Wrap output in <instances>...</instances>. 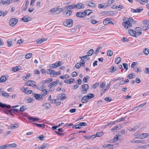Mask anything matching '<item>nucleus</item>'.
<instances>
[{
    "label": "nucleus",
    "mask_w": 149,
    "mask_h": 149,
    "mask_svg": "<svg viewBox=\"0 0 149 149\" xmlns=\"http://www.w3.org/2000/svg\"><path fill=\"white\" fill-rule=\"evenodd\" d=\"M136 22L132 17H130L126 22H124L122 23V25L124 26L125 28L128 29L129 27L132 26V24H134Z\"/></svg>",
    "instance_id": "nucleus-1"
},
{
    "label": "nucleus",
    "mask_w": 149,
    "mask_h": 149,
    "mask_svg": "<svg viewBox=\"0 0 149 149\" xmlns=\"http://www.w3.org/2000/svg\"><path fill=\"white\" fill-rule=\"evenodd\" d=\"M48 93L47 91H46L43 93H42L41 95L39 94L34 93V96L35 97L36 99L38 100H40V99L42 98V96H45Z\"/></svg>",
    "instance_id": "nucleus-2"
},
{
    "label": "nucleus",
    "mask_w": 149,
    "mask_h": 149,
    "mask_svg": "<svg viewBox=\"0 0 149 149\" xmlns=\"http://www.w3.org/2000/svg\"><path fill=\"white\" fill-rule=\"evenodd\" d=\"M64 25L67 27H71L73 24V20L72 19H66L63 22Z\"/></svg>",
    "instance_id": "nucleus-3"
},
{
    "label": "nucleus",
    "mask_w": 149,
    "mask_h": 149,
    "mask_svg": "<svg viewBox=\"0 0 149 149\" xmlns=\"http://www.w3.org/2000/svg\"><path fill=\"white\" fill-rule=\"evenodd\" d=\"M18 20L15 18L10 19L9 21V24L11 26H14L17 22Z\"/></svg>",
    "instance_id": "nucleus-4"
},
{
    "label": "nucleus",
    "mask_w": 149,
    "mask_h": 149,
    "mask_svg": "<svg viewBox=\"0 0 149 149\" xmlns=\"http://www.w3.org/2000/svg\"><path fill=\"white\" fill-rule=\"evenodd\" d=\"M62 62L61 61H58L56 63L49 65V68H55L61 65Z\"/></svg>",
    "instance_id": "nucleus-5"
},
{
    "label": "nucleus",
    "mask_w": 149,
    "mask_h": 149,
    "mask_svg": "<svg viewBox=\"0 0 149 149\" xmlns=\"http://www.w3.org/2000/svg\"><path fill=\"white\" fill-rule=\"evenodd\" d=\"M95 95L92 93H89L88 95L84 96V103L87 102L88 100L94 97Z\"/></svg>",
    "instance_id": "nucleus-6"
},
{
    "label": "nucleus",
    "mask_w": 149,
    "mask_h": 149,
    "mask_svg": "<svg viewBox=\"0 0 149 149\" xmlns=\"http://www.w3.org/2000/svg\"><path fill=\"white\" fill-rule=\"evenodd\" d=\"M67 98L65 94H61L58 95L57 97V99L63 100L66 99Z\"/></svg>",
    "instance_id": "nucleus-7"
},
{
    "label": "nucleus",
    "mask_w": 149,
    "mask_h": 149,
    "mask_svg": "<svg viewBox=\"0 0 149 149\" xmlns=\"http://www.w3.org/2000/svg\"><path fill=\"white\" fill-rule=\"evenodd\" d=\"M135 30L136 35H139L142 33V29L141 27H137L135 28Z\"/></svg>",
    "instance_id": "nucleus-8"
},
{
    "label": "nucleus",
    "mask_w": 149,
    "mask_h": 149,
    "mask_svg": "<svg viewBox=\"0 0 149 149\" xmlns=\"http://www.w3.org/2000/svg\"><path fill=\"white\" fill-rule=\"evenodd\" d=\"M80 58L82 59V60L80 62V63H77L75 65L76 67L77 68H79L81 65H82L83 66H84L83 65L84 64V60L82 59V58H84V56L81 57H80Z\"/></svg>",
    "instance_id": "nucleus-9"
},
{
    "label": "nucleus",
    "mask_w": 149,
    "mask_h": 149,
    "mask_svg": "<svg viewBox=\"0 0 149 149\" xmlns=\"http://www.w3.org/2000/svg\"><path fill=\"white\" fill-rule=\"evenodd\" d=\"M76 8L75 7V4H72L71 5H68L67 6H66L64 8V9L65 10H70L72 9H73Z\"/></svg>",
    "instance_id": "nucleus-10"
},
{
    "label": "nucleus",
    "mask_w": 149,
    "mask_h": 149,
    "mask_svg": "<svg viewBox=\"0 0 149 149\" xmlns=\"http://www.w3.org/2000/svg\"><path fill=\"white\" fill-rule=\"evenodd\" d=\"M149 136V134L146 133L138 134V136L142 139H143L146 138H147Z\"/></svg>",
    "instance_id": "nucleus-11"
},
{
    "label": "nucleus",
    "mask_w": 149,
    "mask_h": 149,
    "mask_svg": "<svg viewBox=\"0 0 149 149\" xmlns=\"http://www.w3.org/2000/svg\"><path fill=\"white\" fill-rule=\"evenodd\" d=\"M44 84H41V82L40 83V87H39V90L42 91L43 92H44L46 91H47L46 89H44L46 88V86L44 85Z\"/></svg>",
    "instance_id": "nucleus-12"
},
{
    "label": "nucleus",
    "mask_w": 149,
    "mask_h": 149,
    "mask_svg": "<svg viewBox=\"0 0 149 149\" xmlns=\"http://www.w3.org/2000/svg\"><path fill=\"white\" fill-rule=\"evenodd\" d=\"M34 83H36V82L33 81L32 80H29L27 81L26 84L27 86H33V85L34 84Z\"/></svg>",
    "instance_id": "nucleus-13"
},
{
    "label": "nucleus",
    "mask_w": 149,
    "mask_h": 149,
    "mask_svg": "<svg viewBox=\"0 0 149 149\" xmlns=\"http://www.w3.org/2000/svg\"><path fill=\"white\" fill-rule=\"evenodd\" d=\"M103 147L106 149H113L112 144H104L103 146Z\"/></svg>",
    "instance_id": "nucleus-14"
},
{
    "label": "nucleus",
    "mask_w": 149,
    "mask_h": 149,
    "mask_svg": "<svg viewBox=\"0 0 149 149\" xmlns=\"http://www.w3.org/2000/svg\"><path fill=\"white\" fill-rule=\"evenodd\" d=\"M103 24L104 25H107L108 24L112 23L113 24L112 22L110 20V18H106L103 21Z\"/></svg>",
    "instance_id": "nucleus-15"
},
{
    "label": "nucleus",
    "mask_w": 149,
    "mask_h": 149,
    "mask_svg": "<svg viewBox=\"0 0 149 149\" xmlns=\"http://www.w3.org/2000/svg\"><path fill=\"white\" fill-rule=\"evenodd\" d=\"M92 10L89 9H87L84 11V19L85 18L86 15H88L92 13Z\"/></svg>",
    "instance_id": "nucleus-16"
},
{
    "label": "nucleus",
    "mask_w": 149,
    "mask_h": 149,
    "mask_svg": "<svg viewBox=\"0 0 149 149\" xmlns=\"http://www.w3.org/2000/svg\"><path fill=\"white\" fill-rule=\"evenodd\" d=\"M47 40V39L46 38H42L41 39H38L37 40H36V42L37 44H40L42 42L46 41Z\"/></svg>",
    "instance_id": "nucleus-17"
},
{
    "label": "nucleus",
    "mask_w": 149,
    "mask_h": 149,
    "mask_svg": "<svg viewBox=\"0 0 149 149\" xmlns=\"http://www.w3.org/2000/svg\"><path fill=\"white\" fill-rule=\"evenodd\" d=\"M53 79L51 78H48L46 80L42 81L41 82V84H45L46 83H49L52 81Z\"/></svg>",
    "instance_id": "nucleus-18"
},
{
    "label": "nucleus",
    "mask_w": 149,
    "mask_h": 149,
    "mask_svg": "<svg viewBox=\"0 0 149 149\" xmlns=\"http://www.w3.org/2000/svg\"><path fill=\"white\" fill-rule=\"evenodd\" d=\"M0 107L3 108H7L9 109L10 108L11 106L9 105H7L6 104H4L0 102Z\"/></svg>",
    "instance_id": "nucleus-19"
},
{
    "label": "nucleus",
    "mask_w": 149,
    "mask_h": 149,
    "mask_svg": "<svg viewBox=\"0 0 149 149\" xmlns=\"http://www.w3.org/2000/svg\"><path fill=\"white\" fill-rule=\"evenodd\" d=\"M21 67L20 66H15L14 67L12 68L11 69L12 71L13 72H16L19 71L21 69Z\"/></svg>",
    "instance_id": "nucleus-20"
},
{
    "label": "nucleus",
    "mask_w": 149,
    "mask_h": 149,
    "mask_svg": "<svg viewBox=\"0 0 149 149\" xmlns=\"http://www.w3.org/2000/svg\"><path fill=\"white\" fill-rule=\"evenodd\" d=\"M19 124L18 123H15L11 125L9 127V129H13L17 128L19 127Z\"/></svg>",
    "instance_id": "nucleus-21"
},
{
    "label": "nucleus",
    "mask_w": 149,
    "mask_h": 149,
    "mask_svg": "<svg viewBox=\"0 0 149 149\" xmlns=\"http://www.w3.org/2000/svg\"><path fill=\"white\" fill-rule=\"evenodd\" d=\"M131 10L132 12L133 13H140L142 11V10H143V9H139L138 8L136 9H134L132 8H131Z\"/></svg>",
    "instance_id": "nucleus-22"
},
{
    "label": "nucleus",
    "mask_w": 149,
    "mask_h": 149,
    "mask_svg": "<svg viewBox=\"0 0 149 149\" xmlns=\"http://www.w3.org/2000/svg\"><path fill=\"white\" fill-rule=\"evenodd\" d=\"M75 7L77 9H80L84 8V5L81 3H79L75 4Z\"/></svg>",
    "instance_id": "nucleus-23"
},
{
    "label": "nucleus",
    "mask_w": 149,
    "mask_h": 149,
    "mask_svg": "<svg viewBox=\"0 0 149 149\" xmlns=\"http://www.w3.org/2000/svg\"><path fill=\"white\" fill-rule=\"evenodd\" d=\"M129 33L132 36L136 37V35L135 30H134L133 29H129L128 30Z\"/></svg>",
    "instance_id": "nucleus-24"
},
{
    "label": "nucleus",
    "mask_w": 149,
    "mask_h": 149,
    "mask_svg": "<svg viewBox=\"0 0 149 149\" xmlns=\"http://www.w3.org/2000/svg\"><path fill=\"white\" fill-rule=\"evenodd\" d=\"M72 12V10H68L65 11L64 13H65L66 16H69L71 15Z\"/></svg>",
    "instance_id": "nucleus-25"
},
{
    "label": "nucleus",
    "mask_w": 149,
    "mask_h": 149,
    "mask_svg": "<svg viewBox=\"0 0 149 149\" xmlns=\"http://www.w3.org/2000/svg\"><path fill=\"white\" fill-rule=\"evenodd\" d=\"M76 16L77 17H83L84 16V12H77Z\"/></svg>",
    "instance_id": "nucleus-26"
},
{
    "label": "nucleus",
    "mask_w": 149,
    "mask_h": 149,
    "mask_svg": "<svg viewBox=\"0 0 149 149\" xmlns=\"http://www.w3.org/2000/svg\"><path fill=\"white\" fill-rule=\"evenodd\" d=\"M48 145L47 143L43 144L41 146L38 148L37 147L36 148L37 149H45L47 147Z\"/></svg>",
    "instance_id": "nucleus-27"
},
{
    "label": "nucleus",
    "mask_w": 149,
    "mask_h": 149,
    "mask_svg": "<svg viewBox=\"0 0 149 149\" xmlns=\"http://www.w3.org/2000/svg\"><path fill=\"white\" fill-rule=\"evenodd\" d=\"M139 127V125H137L136 126H134V127L132 128H130V129H129V130L131 132L135 131H136Z\"/></svg>",
    "instance_id": "nucleus-28"
},
{
    "label": "nucleus",
    "mask_w": 149,
    "mask_h": 149,
    "mask_svg": "<svg viewBox=\"0 0 149 149\" xmlns=\"http://www.w3.org/2000/svg\"><path fill=\"white\" fill-rule=\"evenodd\" d=\"M42 106L43 107L46 108L47 109H49L51 107V104L48 103H46L42 104Z\"/></svg>",
    "instance_id": "nucleus-29"
},
{
    "label": "nucleus",
    "mask_w": 149,
    "mask_h": 149,
    "mask_svg": "<svg viewBox=\"0 0 149 149\" xmlns=\"http://www.w3.org/2000/svg\"><path fill=\"white\" fill-rule=\"evenodd\" d=\"M1 92L2 93L1 95L3 96L6 97H8L10 96V95L8 93L4 91H1Z\"/></svg>",
    "instance_id": "nucleus-30"
},
{
    "label": "nucleus",
    "mask_w": 149,
    "mask_h": 149,
    "mask_svg": "<svg viewBox=\"0 0 149 149\" xmlns=\"http://www.w3.org/2000/svg\"><path fill=\"white\" fill-rule=\"evenodd\" d=\"M6 80V76L4 75L1 77L0 78V81L1 82L3 83L5 82Z\"/></svg>",
    "instance_id": "nucleus-31"
},
{
    "label": "nucleus",
    "mask_w": 149,
    "mask_h": 149,
    "mask_svg": "<svg viewBox=\"0 0 149 149\" xmlns=\"http://www.w3.org/2000/svg\"><path fill=\"white\" fill-rule=\"evenodd\" d=\"M88 6L93 7H95L96 6V5L94 3L91 1L88 2Z\"/></svg>",
    "instance_id": "nucleus-32"
},
{
    "label": "nucleus",
    "mask_w": 149,
    "mask_h": 149,
    "mask_svg": "<svg viewBox=\"0 0 149 149\" xmlns=\"http://www.w3.org/2000/svg\"><path fill=\"white\" fill-rule=\"evenodd\" d=\"M17 146L16 144L15 143H13L9 144H8V148H9V147L11 148H15L17 147Z\"/></svg>",
    "instance_id": "nucleus-33"
},
{
    "label": "nucleus",
    "mask_w": 149,
    "mask_h": 149,
    "mask_svg": "<svg viewBox=\"0 0 149 149\" xmlns=\"http://www.w3.org/2000/svg\"><path fill=\"white\" fill-rule=\"evenodd\" d=\"M94 52V51L93 49H91L87 52V54L90 56L92 55Z\"/></svg>",
    "instance_id": "nucleus-34"
},
{
    "label": "nucleus",
    "mask_w": 149,
    "mask_h": 149,
    "mask_svg": "<svg viewBox=\"0 0 149 149\" xmlns=\"http://www.w3.org/2000/svg\"><path fill=\"white\" fill-rule=\"evenodd\" d=\"M143 52L144 54L148 55L149 53V49L147 48H145L143 50Z\"/></svg>",
    "instance_id": "nucleus-35"
},
{
    "label": "nucleus",
    "mask_w": 149,
    "mask_h": 149,
    "mask_svg": "<svg viewBox=\"0 0 149 149\" xmlns=\"http://www.w3.org/2000/svg\"><path fill=\"white\" fill-rule=\"evenodd\" d=\"M33 55V54L31 53H29L27 54L25 56V58L26 59L30 58Z\"/></svg>",
    "instance_id": "nucleus-36"
},
{
    "label": "nucleus",
    "mask_w": 149,
    "mask_h": 149,
    "mask_svg": "<svg viewBox=\"0 0 149 149\" xmlns=\"http://www.w3.org/2000/svg\"><path fill=\"white\" fill-rule=\"evenodd\" d=\"M104 134L103 132H97L95 134L96 136L100 137Z\"/></svg>",
    "instance_id": "nucleus-37"
},
{
    "label": "nucleus",
    "mask_w": 149,
    "mask_h": 149,
    "mask_svg": "<svg viewBox=\"0 0 149 149\" xmlns=\"http://www.w3.org/2000/svg\"><path fill=\"white\" fill-rule=\"evenodd\" d=\"M30 18V17H24L21 19V20H23L24 22H28L30 20V19H28Z\"/></svg>",
    "instance_id": "nucleus-38"
},
{
    "label": "nucleus",
    "mask_w": 149,
    "mask_h": 149,
    "mask_svg": "<svg viewBox=\"0 0 149 149\" xmlns=\"http://www.w3.org/2000/svg\"><path fill=\"white\" fill-rule=\"evenodd\" d=\"M36 125L37 127L40 128H44L45 127V124H38L36 123H34Z\"/></svg>",
    "instance_id": "nucleus-39"
},
{
    "label": "nucleus",
    "mask_w": 149,
    "mask_h": 149,
    "mask_svg": "<svg viewBox=\"0 0 149 149\" xmlns=\"http://www.w3.org/2000/svg\"><path fill=\"white\" fill-rule=\"evenodd\" d=\"M51 74H53L54 76L56 75H58V73L56 72L54 70L51 69Z\"/></svg>",
    "instance_id": "nucleus-40"
},
{
    "label": "nucleus",
    "mask_w": 149,
    "mask_h": 149,
    "mask_svg": "<svg viewBox=\"0 0 149 149\" xmlns=\"http://www.w3.org/2000/svg\"><path fill=\"white\" fill-rule=\"evenodd\" d=\"M115 1V0H109L108 1L107 3V6H109L111 5Z\"/></svg>",
    "instance_id": "nucleus-41"
},
{
    "label": "nucleus",
    "mask_w": 149,
    "mask_h": 149,
    "mask_svg": "<svg viewBox=\"0 0 149 149\" xmlns=\"http://www.w3.org/2000/svg\"><path fill=\"white\" fill-rule=\"evenodd\" d=\"M8 144L0 146V148L1 149H7L8 148Z\"/></svg>",
    "instance_id": "nucleus-42"
},
{
    "label": "nucleus",
    "mask_w": 149,
    "mask_h": 149,
    "mask_svg": "<svg viewBox=\"0 0 149 149\" xmlns=\"http://www.w3.org/2000/svg\"><path fill=\"white\" fill-rule=\"evenodd\" d=\"M107 55L109 56H111L113 55V52L111 50H109L107 52Z\"/></svg>",
    "instance_id": "nucleus-43"
},
{
    "label": "nucleus",
    "mask_w": 149,
    "mask_h": 149,
    "mask_svg": "<svg viewBox=\"0 0 149 149\" xmlns=\"http://www.w3.org/2000/svg\"><path fill=\"white\" fill-rule=\"evenodd\" d=\"M146 102L144 103H143L141 105L134 108V109H136V108H138V109L139 108H141L144 105H145L146 104Z\"/></svg>",
    "instance_id": "nucleus-44"
},
{
    "label": "nucleus",
    "mask_w": 149,
    "mask_h": 149,
    "mask_svg": "<svg viewBox=\"0 0 149 149\" xmlns=\"http://www.w3.org/2000/svg\"><path fill=\"white\" fill-rule=\"evenodd\" d=\"M135 71L136 72H140L141 71V69L140 67H136L134 68Z\"/></svg>",
    "instance_id": "nucleus-45"
},
{
    "label": "nucleus",
    "mask_w": 149,
    "mask_h": 149,
    "mask_svg": "<svg viewBox=\"0 0 149 149\" xmlns=\"http://www.w3.org/2000/svg\"><path fill=\"white\" fill-rule=\"evenodd\" d=\"M149 146V144L143 145L139 147L140 149H146Z\"/></svg>",
    "instance_id": "nucleus-46"
},
{
    "label": "nucleus",
    "mask_w": 149,
    "mask_h": 149,
    "mask_svg": "<svg viewBox=\"0 0 149 149\" xmlns=\"http://www.w3.org/2000/svg\"><path fill=\"white\" fill-rule=\"evenodd\" d=\"M29 120H32L33 121H36V120H39V119L38 118H34L33 117H29Z\"/></svg>",
    "instance_id": "nucleus-47"
},
{
    "label": "nucleus",
    "mask_w": 149,
    "mask_h": 149,
    "mask_svg": "<svg viewBox=\"0 0 149 149\" xmlns=\"http://www.w3.org/2000/svg\"><path fill=\"white\" fill-rule=\"evenodd\" d=\"M116 68L115 66L111 67L110 68V72H113L116 70Z\"/></svg>",
    "instance_id": "nucleus-48"
},
{
    "label": "nucleus",
    "mask_w": 149,
    "mask_h": 149,
    "mask_svg": "<svg viewBox=\"0 0 149 149\" xmlns=\"http://www.w3.org/2000/svg\"><path fill=\"white\" fill-rule=\"evenodd\" d=\"M84 92L85 91V92H84V93H85L87 90L89 88V86L87 84H84Z\"/></svg>",
    "instance_id": "nucleus-49"
},
{
    "label": "nucleus",
    "mask_w": 149,
    "mask_h": 149,
    "mask_svg": "<svg viewBox=\"0 0 149 149\" xmlns=\"http://www.w3.org/2000/svg\"><path fill=\"white\" fill-rule=\"evenodd\" d=\"M11 110L9 111V110H6L5 111V112L7 114H9L10 115H13V114L11 112Z\"/></svg>",
    "instance_id": "nucleus-50"
},
{
    "label": "nucleus",
    "mask_w": 149,
    "mask_h": 149,
    "mask_svg": "<svg viewBox=\"0 0 149 149\" xmlns=\"http://www.w3.org/2000/svg\"><path fill=\"white\" fill-rule=\"evenodd\" d=\"M102 48L101 47H100L97 48L96 50L95 51V54H97L99 53V50H101L102 49Z\"/></svg>",
    "instance_id": "nucleus-51"
},
{
    "label": "nucleus",
    "mask_w": 149,
    "mask_h": 149,
    "mask_svg": "<svg viewBox=\"0 0 149 149\" xmlns=\"http://www.w3.org/2000/svg\"><path fill=\"white\" fill-rule=\"evenodd\" d=\"M57 11H58V12L56 13L57 14H58L59 13H60L63 11H64V10H65L64 8L63 9L62 8H57Z\"/></svg>",
    "instance_id": "nucleus-52"
},
{
    "label": "nucleus",
    "mask_w": 149,
    "mask_h": 149,
    "mask_svg": "<svg viewBox=\"0 0 149 149\" xmlns=\"http://www.w3.org/2000/svg\"><path fill=\"white\" fill-rule=\"evenodd\" d=\"M120 61V58L119 57H118L116 58L115 61L116 63L117 64L119 63Z\"/></svg>",
    "instance_id": "nucleus-53"
},
{
    "label": "nucleus",
    "mask_w": 149,
    "mask_h": 149,
    "mask_svg": "<svg viewBox=\"0 0 149 149\" xmlns=\"http://www.w3.org/2000/svg\"><path fill=\"white\" fill-rule=\"evenodd\" d=\"M59 80L58 79L56 80L55 81H53L52 83L53 85L56 86L57 84L59 82Z\"/></svg>",
    "instance_id": "nucleus-54"
},
{
    "label": "nucleus",
    "mask_w": 149,
    "mask_h": 149,
    "mask_svg": "<svg viewBox=\"0 0 149 149\" xmlns=\"http://www.w3.org/2000/svg\"><path fill=\"white\" fill-rule=\"evenodd\" d=\"M138 64V63L136 62H133L131 65V67L132 68H134L135 66L137 65Z\"/></svg>",
    "instance_id": "nucleus-55"
},
{
    "label": "nucleus",
    "mask_w": 149,
    "mask_h": 149,
    "mask_svg": "<svg viewBox=\"0 0 149 149\" xmlns=\"http://www.w3.org/2000/svg\"><path fill=\"white\" fill-rule=\"evenodd\" d=\"M134 73H131L128 75L127 77L130 79H131L133 78V76L134 75Z\"/></svg>",
    "instance_id": "nucleus-56"
},
{
    "label": "nucleus",
    "mask_w": 149,
    "mask_h": 149,
    "mask_svg": "<svg viewBox=\"0 0 149 149\" xmlns=\"http://www.w3.org/2000/svg\"><path fill=\"white\" fill-rule=\"evenodd\" d=\"M13 1L12 0H8L5 1V4L6 5H9L11 2Z\"/></svg>",
    "instance_id": "nucleus-57"
},
{
    "label": "nucleus",
    "mask_w": 149,
    "mask_h": 149,
    "mask_svg": "<svg viewBox=\"0 0 149 149\" xmlns=\"http://www.w3.org/2000/svg\"><path fill=\"white\" fill-rule=\"evenodd\" d=\"M124 68L126 69L125 71H127L128 69V65L126 63H123V64Z\"/></svg>",
    "instance_id": "nucleus-58"
},
{
    "label": "nucleus",
    "mask_w": 149,
    "mask_h": 149,
    "mask_svg": "<svg viewBox=\"0 0 149 149\" xmlns=\"http://www.w3.org/2000/svg\"><path fill=\"white\" fill-rule=\"evenodd\" d=\"M98 8H106V6H103V5H102V4H98Z\"/></svg>",
    "instance_id": "nucleus-59"
},
{
    "label": "nucleus",
    "mask_w": 149,
    "mask_h": 149,
    "mask_svg": "<svg viewBox=\"0 0 149 149\" xmlns=\"http://www.w3.org/2000/svg\"><path fill=\"white\" fill-rule=\"evenodd\" d=\"M125 119V117H122V118L116 120V122L117 123H118L120 121H122L124 120Z\"/></svg>",
    "instance_id": "nucleus-60"
},
{
    "label": "nucleus",
    "mask_w": 149,
    "mask_h": 149,
    "mask_svg": "<svg viewBox=\"0 0 149 149\" xmlns=\"http://www.w3.org/2000/svg\"><path fill=\"white\" fill-rule=\"evenodd\" d=\"M104 100L107 101L109 102L112 100V99L109 97H106L104 98Z\"/></svg>",
    "instance_id": "nucleus-61"
},
{
    "label": "nucleus",
    "mask_w": 149,
    "mask_h": 149,
    "mask_svg": "<svg viewBox=\"0 0 149 149\" xmlns=\"http://www.w3.org/2000/svg\"><path fill=\"white\" fill-rule=\"evenodd\" d=\"M90 78V77L89 76H87L86 77H84V83L87 82H88L87 80Z\"/></svg>",
    "instance_id": "nucleus-62"
},
{
    "label": "nucleus",
    "mask_w": 149,
    "mask_h": 149,
    "mask_svg": "<svg viewBox=\"0 0 149 149\" xmlns=\"http://www.w3.org/2000/svg\"><path fill=\"white\" fill-rule=\"evenodd\" d=\"M7 42L8 43V46L9 47H10L12 44V42L11 41L7 40Z\"/></svg>",
    "instance_id": "nucleus-63"
},
{
    "label": "nucleus",
    "mask_w": 149,
    "mask_h": 149,
    "mask_svg": "<svg viewBox=\"0 0 149 149\" xmlns=\"http://www.w3.org/2000/svg\"><path fill=\"white\" fill-rule=\"evenodd\" d=\"M143 22L146 24L149 25V20H144L143 21Z\"/></svg>",
    "instance_id": "nucleus-64"
}]
</instances>
